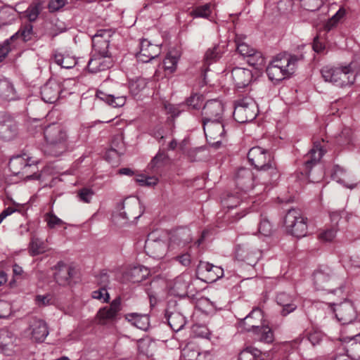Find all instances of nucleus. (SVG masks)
Returning a JSON list of instances; mask_svg holds the SVG:
<instances>
[{
	"mask_svg": "<svg viewBox=\"0 0 360 360\" xmlns=\"http://www.w3.org/2000/svg\"><path fill=\"white\" fill-rule=\"evenodd\" d=\"M304 59L303 54L291 55L283 53L278 54L269 63L266 72L271 82H278L292 75L297 63Z\"/></svg>",
	"mask_w": 360,
	"mask_h": 360,
	"instance_id": "nucleus-1",
	"label": "nucleus"
},
{
	"mask_svg": "<svg viewBox=\"0 0 360 360\" xmlns=\"http://www.w3.org/2000/svg\"><path fill=\"white\" fill-rule=\"evenodd\" d=\"M238 327L243 330L252 333L255 335H261L262 338L273 336L272 330L265 324L263 311L258 307H254L245 317L240 319Z\"/></svg>",
	"mask_w": 360,
	"mask_h": 360,
	"instance_id": "nucleus-2",
	"label": "nucleus"
},
{
	"mask_svg": "<svg viewBox=\"0 0 360 360\" xmlns=\"http://www.w3.org/2000/svg\"><path fill=\"white\" fill-rule=\"evenodd\" d=\"M321 73L326 82L340 87L351 86L354 83L356 76L350 64L337 67L326 65L322 68Z\"/></svg>",
	"mask_w": 360,
	"mask_h": 360,
	"instance_id": "nucleus-3",
	"label": "nucleus"
},
{
	"mask_svg": "<svg viewBox=\"0 0 360 360\" xmlns=\"http://www.w3.org/2000/svg\"><path fill=\"white\" fill-rule=\"evenodd\" d=\"M44 135L53 155L59 156L68 150V134L62 125L56 123L48 125Z\"/></svg>",
	"mask_w": 360,
	"mask_h": 360,
	"instance_id": "nucleus-4",
	"label": "nucleus"
},
{
	"mask_svg": "<svg viewBox=\"0 0 360 360\" xmlns=\"http://www.w3.org/2000/svg\"><path fill=\"white\" fill-rule=\"evenodd\" d=\"M248 158L258 171L267 172L271 176L277 174L274 156L267 150L259 146L252 147L248 153Z\"/></svg>",
	"mask_w": 360,
	"mask_h": 360,
	"instance_id": "nucleus-5",
	"label": "nucleus"
},
{
	"mask_svg": "<svg viewBox=\"0 0 360 360\" xmlns=\"http://www.w3.org/2000/svg\"><path fill=\"white\" fill-rule=\"evenodd\" d=\"M118 210L119 212L113 214L112 220L120 226L127 224L131 219H139L143 213L139 199L134 197L126 198Z\"/></svg>",
	"mask_w": 360,
	"mask_h": 360,
	"instance_id": "nucleus-6",
	"label": "nucleus"
},
{
	"mask_svg": "<svg viewBox=\"0 0 360 360\" xmlns=\"http://www.w3.org/2000/svg\"><path fill=\"white\" fill-rule=\"evenodd\" d=\"M314 284L317 290H328L334 292V287L338 286L342 291V282L333 273L331 269L326 266H321L313 274Z\"/></svg>",
	"mask_w": 360,
	"mask_h": 360,
	"instance_id": "nucleus-7",
	"label": "nucleus"
},
{
	"mask_svg": "<svg viewBox=\"0 0 360 360\" xmlns=\"http://www.w3.org/2000/svg\"><path fill=\"white\" fill-rule=\"evenodd\" d=\"M307 218L302 215L299 209H290L285 214L284 224L288 233L302 238L307 233Z\"/></svg>",
	"mask_w": 360,
	"mask_h": 360,
	"instance_id": "nucleus-8",
	"label": "nucleus"
},
{
	"mask_svg": "<svg viewBox=\"0 0 360 360\" xmlns=\"http://www.w3.org/2000/svg\"><path fill=\"white\" fill-rule=\"evenodd\" d=\"M257 112L255 101L250 97H245L236 102L233 115L236 122L245 123L255 119Z\"/></svg>",
	"mask_w": 360,
	"mask_h": 360,
	"instance_id": "nucleus-9",
	"label": "nucleus"
},
{
	"mask_svg": "<svg viewBox=\"0 0 360 360\" xmlns=\"http://www.w3.org/2000/svg\"><path fill=\"white\" fill-rule=\"evenodd\" d=\"M236 257L238 260L255 266L262 256L261 251L257 248L252 241L238 243L236 248Z\"/></svg>",
	"mask_w": 360,
	"mask_h": 360,
	"instance_id": "nucleus-10",
	"label": "nucleus"
},
{
	"mask_svg": "<svg viewBox=\"0 0 360 360\" xmlns=\"http://www.w3.org/2000/svg\"><path fill=\"white\" fill-rule=\"evenodd\" d=\"M202 124L207 142L212 146L219 147L225 135L224 120L202 122Z\"/></svg>",
	"mask_w": 360,
	"mask_h": 360,
	"instance_id": "nucleus-11",
	"label": "nucleus"
},
{
	"mask_svg": "<svg viewBox=\"0 0 360 360\" xmlns=\"http://www.w3.org/2000/svg\"><path fill=\"white\" fill-rule=\"evenodd\" d=\"M122 310V300L120 297H116L109 306L104 307L97 312L96 320L101 325L107 324L116 319Z\"/></svg>",
	"mask_w": 360,
	"mask_h": 360,
	"instance_id": "nucleus-12",
	"label": "nucleus"
},
{
	"mask_svg": "<svg viewBox=\"0 0 360 360\" xmlns=\"http://www.w3.org/2000/svg\"><path fill=\"white\" fill-rule=\"evenodd\" d=\"M224 105L217 99L207 101L202 110V121H214L224 120Z\"/></svg>",
	"mask_w": 360,
	"mask_h": 360,
	"instance_id": "nucleus-13",
	"label": "nucleus"
},
{
	"mask_svg": "<svg viewBox=\"0 0 360 360\" xmlns=\"http://www.w3.org/2000/svg\"><path fill=\"white\" fill-rule=\"evenodd\" d=\"M114 32L109 29L99 30L92 37L93 53L99 54H111L108 48L110 38Z\"/></svg>",
	"mask_w": 360,
	"mask_h": 360,
	"instance_id": "nucleus-14",
	"label": "nucleus"
},
{
	"mask_svg": "<svg viewBox=\"0 0 360 360\" xmlns=\"http://www.w3.org/2000/svg\"><path fill=\"white\" fill-rule=\"evenodd\" d=\"M168 250L170 251L180 250L191 241L190 231L179 228L172 231L169 234Z\"/></svg>",
	"mask_w": 360,
	"mask_h": 360,
	"instance_id": "nucleus-15",
	"label": "nucleus"
},
{
	"mask_svg": "<svg viewBox=\"0 0 360 360\" xmlns=\"http://www.w3.org/2000/svg\"><path fill=\"white\" fill-rule=\"evenodd\" d=\"M54 280L58 285L63 286L70 285L72 278L76 274V269L74 266L62 261L58 262L54 266Z\"/></svg>",
	"mask_w": 360,
	"mask_h": 360,
	"instance_id": "nucleus-16",
	"label": "nucleus"
},
{
	"mask_svg": "<svg viewBox=\"0 0 360 360\" xmlns=\"http://www.w3.org/2000/svg\"><path fill=\"white\" fill-rule=\"evenodd\" d=\"M18 132V125L13 117L6 112H0V137L9 141L13 139Z\"/></svg>",
	"mask_w": 360,
	"mask_h": 360,
	"instance_id": "nucleus-17",
	"label": "nucleus"
},
{
	"mask_svg": "<svg viewBox=\"0 0 360 360\" xmlns=\"http://www.w3.org/2000/svg\"><path fill=\"white\" fill-rule=\"evenodd\" d=\"M113 65L111 54H99L93 53L91 58L88 63V70L92 73L105 71Z\"/></svg>",
	"mask_w": 360,
	"mask_h": 360,
	"instance_id": "nucleus-18",
	"label": "nucleus"
},
{
	"mask_svg": "<svg viewBox=\"0 0 360 360\" xmlns=\"http://www.w3.org/2000/svg\"><path fill=\"white\" fill-rule=\"evenodd\" d=\"M333 305L335 306L333 310L337 319L343 324L349 323L355 319L356 312L351 302L345 300L339 304L333 303Z\"/></svg>",
	"mask_w": 360,
	"mask_h": 360,
	"instance_id": "nucleus-19",
	"label": "nucleus"
},
{
	"mask_svg": "<svg viewBox=\"0 0 360 360\" xmlns=\"http://www.w3.org/2000/svg\"><path fill=\"white\" fill-rule=\"evenodd\" d=\"M325 153L326 150L323 149L321 143H314L313 148L304 156V165L306 174L310 175L311 169L320 161Z\"/></svg>",
	"mask_w": 360,
	"mask_h": 360,
	"instance_id": "nucleus-20",
	"label": "nucleus"
},
{
	"mask_svg": "<svg viewBox=\"0 0 360 360\" xmlns=\"http://www.w3.org/2000/svg\"><path fill=\"white\" fill-rule=\"evenodd\" d=\"M26 321L28 328L26 331L28 335L33 338H46L49 335V330L46 323L41 319L35 316H27Z\"/></svg>",
	"mask_w": 360,
	"mask_h": 360,
	"instance_id": "nucleus-21",
	"label": "nucleus"
},
{
	"mask_svg": "<svg viewBox=\"0 0 360 360\" xmlns=\"http://www.w3.org/2000/svg\"><path fill=\"white\" fill-rule=\"evenodd\" d=\"M61 92L60 84L54 79H49L41 89L42 100L49 103H55Z\"/></svg>",
	"mask_w": 360,
	"mask_h": 360,
	"instance_id": "nucleus-22",
	"label": "nucleus"
},
{
	"mask_svg": "<svg viewBox=\"0 0 360 360\" xmlns=\"http://www.w3.org/2000/svg\"><path fill=\"white\" fill-rule=\"evenodd\" d=\"M235 182L239 189L247 192L254 186V174L248 168H240L235 175Z\"/></svg>",
	"mask_w": 360,
	"mask_h": 360,
	"instance_id": "nucleus-23",
	"label": "nucleus"
},
{
	"mask_svg": "<svg viewBox=\"0 0 360 360\" xmlns=\"http://www.w3.org/2000/svg\"><path fill=\"white\" fill-rule=\"evenodd\" d=\"M160 48L147 39H143L140 43V51L136 57L142 63H148L158 56Z\"/></svg>",
	"mask_w": 360,
	"mask_h": 360,
	"instance_id": "nucleus-24",
	"label": "nucleus"
},
{
	"mask_svg": "<svg viewBox=\"0 0 360 360\" xmlns=\"http://www.w3.org/2000/svg\"><path fill=\"white\" fill-rule=\"evenodd\" d=\"M231 75L233 81L238 89L248 86L253 77L250 70L243 68H234L231 70Z\"/></svg>",
	"mask_w": 360,
	"mask_h": 360,
	"instance_id": "nucleus-25",
	"label": "nucleus"
},
{
	"mask_svg": "<svg viewBox=\"0 0 360 360\" xmlns=\"http://www.w3.org/2000/svg\"><path fill=\"white\" fill-rule=\"evenodd\" d=\"M198 268L202 271L207 283H213L224 276V269L208 262H200Z\"/></svg>",
	"mask_w": 360,
	"mask_h": 360,
	"instance_id": "nucleus-26",
	"label": "nucleus"
},
{
	"mask_svg": "<svg viewBox=\"0 0 360 360\" xmlns=\"http://www.w3.org/2000/svg\"><path fill=\"white\" fill-rule=\"evenodd\" d=\"M182 355L187 360H210V353L207 351L202 352L198 346L189 342L182 349Z\"/></svg>",
	"mask_w": 360,
	"mask_h": 360,
	"instance_id": "nucleus-27",
	"label": "nucleus"
},
{
	"mask_svg": "<svg viewBox=\"0 0 360 360\" xmlns=\"http://www.w3.org/2000/svg\"><path fill=\"white\" fill-rule=\"evenodd\" d=\"M146 248L151 256L156 259H162L166 255L168 245L162 240H150L146 241Z\"/></svg>",
	"mask_w": 360,
	"mask_h": 360,
	"instance_id": "nucleus-28",
	"label": "nucleus"
},
{
	"mask_svg": "<svg viewBox=\"0 0 360 360\" xmlns=\"http://www.w3.org/2000/svg\"><path fill=\"white\" fill-rule=\"evenodd\" d=\"M125 319L137 328L146 331L150 327L149 316L147 314L129 313L124 315Z\"/></svg>",
	"mask_w": 360,
	"mask_h": 360,
	"instance_id": "nucleus-29",
	"label": "nucleus"
},
{
	"mask_svg": "<svg viewBox=\"0 0 360 360\" xmlns=\"http://www.w3.org/2000/svg\"><path fill=\"white\" fill-rule=\"evenodd\" d=\"M276 302L278 304L283 307L281 313L284 316L294 311L297 308L294 298L285 292L278 293L276 296Z\"/></svg>",
	"mask_w": 360,
	"mask_h": 360,
	"instance_id": "nucleus-30",
	"label": "nucleus"
},
{
	"mask_svg": "<svg viewBox=\"0 0 360 360\" xmlns=\"http://www.w3.org/2000/svg\"><path fill=\"white\" fill-rule=\"evenodd\" d=\"M170 307L166 311V317L170 328L175 332L180 330L185 325L184 316L179 311H170Z\"/></svg>",
	"mask_w": 360,
	"mask_h": 360,
	"instance_id": "nucleus-31",
	"label": "nucleus"
},
{
	"mask_svg": "<svg viewBox=\"0 0 360 360\" xmlns=\"http://www.w3.org/2000/svg\"><path fill=\"white\" fill-rule=\"evenodd\" d=\"M0 98L7 101L18 98L13 84L7 79H0Z\"/></svg>",
	"mask_w": 360,
	"mask_h": 360,
	"instance_id": "nucleus-32",
	"label": "nucleus"
},
{
	"mask_svg": "<svg viewBox=\"0 0 360 360\" xmlns=\"http://www.w3.org/2000/svg\"><path fill=\"white\" fill-rule=\"evenodd\" d=\"M96 97L114 108L123 106L126 101L124 96L115 97L112 94H107L101 90L97 91Z\"/></svg>",
	"mask_w": 360,
	"mask_h": 360,
	"instance_id": "nucleus-33",
	"label": "nucleus"
},
{
	"mask_svg": "<svg viewBox=\"0 0 360 360\" xmlns=\"http://www.w3.org/2000/svg\"><path fill=\"white\" fill-rule=\"evenodd\" d=\"M148 275V270L143 266H136L130 269L127 273L129 281L132 283H139L146 279Z\"/></svg>",
	"mask_w": 360,
	"mask_h": 360,
	"instance_id": "nucleus-34",
	"label": "nucleus"
},
{
	"mask_svg": "<svg viewBox=\"0 0 360 360\" xmlns=\"http://www.w3.org/2000/svg\"><path fill=\"white\" fill-rule=\"evenodd\" d=\"M53 58L56 64L65 69L72 68L77 64L76 59L72 56H70L69 55L65 56L60 53L56 52L53 54Z\"/></svg>",
	"mask_w": 360,
	"mask_h": 360,
	"instance_id": "nucleus-35",
	"label": "nucleus"
},
{
	"mask_svg": "<svg viewBox=\"0 0 360 360\" xmlns=\"http://www.w3.org/2000/svg\"><path fill=\"white\" fill-rule=\"evenodd\" d=\"M47 245L41 239L33 236L30 243L29 252L31 255L34 256L42 254L48 250Z\"/></svg>",
	"mask_w": 360,
	"mask_h": 360,
	"instance_id": "nucleus-36",
	"label": "nucleus"
},
{
	"mask_svg": "<svg viewBox=\"0 0 360 360\" xmlns=\"http://www.w3.org/2000/svg\"><path fill=\"white\" fill-rule=\"evenodd\" d=\"M245 37L243 35H236L235 42L236 44V50L238 53L244 58L251 56L252 53L255 51V49L250 47L248 44L243 41Z\"/></svg>",
	"mask_w": 360,
	"mask_h": 360,
	"instance_id": "nucleus-37",
	"label": "nucleus"
},
{
	"mask_svg": "<svg viewBox=\"0 0 360 360\" xmlns=\"http://www.w3.org/2000/svg\"><path fill=\"white\" fill-rule=\"evenodd\" d=\"M266 352L267 350L262 348L249 347L239 354L238 360H256L262 353Z\"/></svg>",
	"mask_w": 360,
	"mask_h": 360,
	"instance_id": "nucleus-38",
	"label": "nucleus"
},
{
	"mask_svg": "<svg viewBox=\"0 0 360 360\" xmlns=\"http://www.w3.org/2000/svg\"><path fill=\"white\" fill-rule=\"evenodd\" d=\"M335 142L340 146H348L353 145V131L350 128L345 127L335 137Z\"/></svg>",
	"mask_w": 360,
	"mask_h": 360,
	"instance_id": "nucleus-39",
	"label": "nucleus"
},
{
	"mask_svg": "<svg viewBox=\"0 0 360 360\" xmlns=\"http://www.w3.org/2000/svg\"><path fill=\"white\" fill-rule=\"evenodd\" d=\"M42 9V2L39 0H37L32 2V4L27 8V9L24 11V14L25 13V16L28 19L30 22H34L37 19Z\"/></svg>",
	"mask_w": 360,
	"mask_h": 360,
	"instance_id": "nucleus-40",
	"label": "nucleus"
},
{
	"mask_svg": "<svg viewBox=\"0 0 360 360\" xmlns=\"http://www.w3.org/2000/svg\"><path fill=\"white\" fill-rule=\"evenodd\" d=\"M223 47L215 45L214 47L207 49L205 54V63L207 65L217 61L222 56Z\"/></svg>",
	"mask_w": 360,
	"mask_h": 360,
	"instance_id": "nucleus-41",
	"label": "nucleus"
},
{
	"mask_svg": "<svg viewBox=\"0 0 360 360\" xmlns=\"http://www.w3.org/2000/svg\"><path fill=\"white\" fill-rule=\"evenodd\" d=\"M22 37V27L14 34L10 39H6L4 44L0 46V57L5 58L8 53L9 51L12 49L13 45H10L11 42Z\"/></svg>",
	"mask_w": 360,
	"mask_h": 360,
	"instance_id": "nucleus-42",
	"label": "nucleus"
},
{
	"mask_svg": "<svg viewBox=\"0 0 360 360\" xmlns=\"http://www.w3.org/2000/svg\"><path fill=\"white\" fill-rule=\"evenodd\" d=\"M188 287V282L185 279V276L182 275L175 278L172 288L175 293L181 295L186 294Z\"/></svg>",
	"mask_w": 360,
	"mask_h": 360,
	"instance_id": "nucleus-43",
	"label": "nucleus"
},
{
	"mask_svg": "<svg viewBox=\"0 0 360 360\" xmlns=\"http://www.w3.org/2000/svg\"><path fill=\"white\" fill-rule=\"evenodd\" d=\"M168 160L169 157L165 152L159 151L150 161L149 167L151 169L161 167L166 164Z\"/></svg>",
	"mask_w": 360,
	"mask_h": 360,
	"instance_id": "nucleus-44",
	"label": "nucleus"
},
{
	"mask_svg": "<svg viewBox=\"0 0 360 360\" xmlns=\"http://www.w3.org/2000/svg\"><path fill=\"white\" fill-rule=\"evenodd\" d=\"M258 230L259 233L264 236H269L272 234L274 231L273 226L266 216L261 215Z\"/></svg>",
	"mask_w": 360,
	"mask_h": 360,
	"instance_id": "nucleus-45",
	"label": "nucleus"
},
{
	"mask_svg": "<svg viewBox=\"0 0 360 360\" xmlns=\"http://www.w3.org/2000/svg\"><path fill=\"white\" fill-rule=\"evenodd\" d=\"M14 19V11L11 7H1L0 8V27L11 22Z\"/></svg>",
	"mask_w": 360,
	"mask_h": 360,
	"instance_id": "nucleus-46",
	"label": "nucleus"
},
{
	"mask_svg": "<svg viewBox=\"0 0 360 360\" xmlns=\"http://www.w3.org/2000/svg\"><path fill=\"white\" fill-rule=\"evenodd\" d=\"M8 167L13 175H18L22 169V157L21 155L13 156L10 159Z\"/></svg>",
	"mask_w": 360,
	"mask_h": 360,
	"instance_id": "nucleus-47",
	"label": "nucleus"
},
{
	"mask_svg": "<svg viewBox=\"0 0 360 360\" xmlns=\"http://www.w3.org/2000/svg\"><path fill=\"white\" fill-rule=\"evenodd\" d=\"M210 7V4L197 6L190 13V15L193 18H208L211 14Z\"/></svg>",
	"mask_w": 360,
	"mask_h": 360,
	"instance_id": "nucleus-48",
	"label": "nucleus"
},
{
	"mask_svg": "<svg viewBox=\"0 0 360 360\" xmlns=\"http://www.w3.org/2000/svg\"><path fill=\"white\" fill-rule=\"evenodd\" d=\"M155 343V339H139L137 347L141 354L149 357L153 356V353L148 349V347Z\"/></svg>",
	"mask_w": 360,
	"mask_h": 360,
	"instance_id": "nucleus-49",
	"label": "nucleus"
},
{
	"mask_svg": "<svg viewBox=\"0 0 360 360\" xmlns=\"http://www.w3.org/2000/svg\"><path fill=\"white\" fill-rule=\"evenodd\" d=\"M343 328V333L345 338H360V323H346Z\"/></svg>",
	"mask_w": 360,
	"mask_h": 360,
	"instance_id": "nucleus-50",
	"label": "nucleus"
},
{
	"mask_svg": "<svg viewBox=\"0 0 360 360\" xmlns=\"http://www.w3.org/2000/svg\"><path fill=\"white\" fill-rule=\"evenodd\" d=\"M345 10L340 8L336 13L330 18L325 25V30L327 31L331 30L336 26L338 22L345 16Z\"/></svg>",
	"mask_w": 360,
	"mask_h": 360,
	"instance_id": "nucleus-51",
	"label": "nucleus"
},
{
	"mask_svg": "<svg viewBox=\"0 0 360 360\" xmlns=\"http://www.w3.org/2000/svg\"><path fill=\"white\" fill-rule=\"evenodd\" d=\"M248 63L255 67V68H259L260 66L263 65L264 63V58L262 57V53L257 50L254 51V53H251L250 56L247 58Z\"/></svg>",
	"mask_w": 360,
	"mask_h": 360,
	"instance_id": "nucleus-52",
	"label": "nucleus"
},
{
	"mask_svg": "<svg viewBox=\"0 0 360 360\" xmlns=\"http://www.w3.org/2000/svg\"><path fill=\"white\" fill-rule=\"evenodd\" d=\"M240 198L238 195L229 194L222 200V204L224 207L228 209H233L240 204Z\"/></svg>",
	"mask_w": 360,
	"mask_h": 360,
	"instance_id": "nucleus-53",
	"label": "nucleus"
},
{
	"mask_svg": "<svg viewBox=\"0 0 360 360\" xmlns=\"http://www.w3.org/2000/svg\"><path fill=\"white\" fill-rule=\"evenodd\" d=\"M147 82L143 78H138L136 80H133L129 84L130 91L134 94H138L140 91L146 88Z\"/></svg>",
	"mask_w": 360,
	"mask_h": 360,
	"instance_id": "nucleus-54",
	"label": "nucleus"
},
{
	"mask_svg": "<svg viewBox=\"0 0 360 360\" xmlns=\"http://www.w3.org/2000/svg\"><path fill=\"white\" fill-rule=\"evenodd\" d=\"M302 6L310 11L318 10L323 4V0H300Z\"/></svg>",
	"mask_w": 360,
	"mask_h": 360,
	"instance_id": "nucleus-55",
	"label": "nucleus"
},
{
	"mask_svg": "<svg viewBox=\"0 0 360 360\" xmlns=\"http://www.w3.org/2000/svg\"><path fill=\"white\" fill-rule=\"evenodd\" d=\"M178 60L179 58L177 57L168 54L163 60L165 69L169 70L171 73L174 72L176 68Z\"/></svg>",
	"mask_w": 360,
	"mask_h": 360,
	"instance_id": "nucleus-56",
	"label": "nucleus"
},
{
	"mask_svg": "<svg viewBox=\"0 0 360 360\" xmlns=\"http://www.w3.org/2000/svg\"><path fill=\"white\" fill-rule=\"evenodd\" d=\"M45 221L49 228L53 229L56 226H60L64 222L53 213H47L45 215Z\"/></svg>",
	"mask_w": 360,
	"mask_h": 360,
	"instance_id": "nucleus-57",
	"label": "nucleus"
},
{
	"mask_svg": "<svg viewBox=\"0 0 360 360\" xmlns=\"http://www.w3.org/2000/svg\"><path fill=\"white\" fill-rule=\"evenodd\" d=\"M186 105L194 110L200 109L202 105V100L201 96L198 94L191 96L187 99Z\"/></svg>",
	"mask_w": 360,
	"mask_h": 360,
	"instance_id": "nucleus-58",
	"label": "nucleus"
},
{
	"mask_svg": "<svg viewBox=\"0 0 360 360\" xmlns=\"http://www.w3.org/2000/svg\"><path fill=\"white\" fill-rule=\"evenodd\" d=\"M92 297L96 300H103V302H108L110 295L107 292L106 288L101 286L98 290L92 292Z\"/></svg>",
	"mask_w": 360,
	"mask_h": 360,
	"instance_id": "nucleus-59",
	"label": "nucleus"
},
{
	"mask_svg": "<svg viewBox=\"0 0 360 360\" xmlns=\"http://www.w3.org/2000/svg\"><path fill=\"white\" fill-rule=\"evenodd\" d=\"M94 193L92 189L89 188H83L78 191L77 196L80 199V200L84 202L89 203L90 202L92 196Z\"/></svg>",
	"mask_w": 360,
	"mask_h": 360,
	"instance_id": "nucleus-60",
	"label": "nucleus"
},
{
	"mask_svg": "<svg viewBox=\"0 0 360 360\" xmlns=\"http://www.w3.org/2000/svg\"><path fill=\"white\" fill-rule=\"evenodd\" d=\"M337 229L335 227L322 231L319 234V238L323 241L330 242L335 237Z\"/></svg>",
	"mask_w": 360,
	"mask_h": 360,
	"instance_id": "nucleus-61",
	"label": "nucleus"
},
{
	"mask_svg": "<svg viewBox=\"0 0 360 360\" xmlns=\"http://www.w3.org/2000/svg\"><path fill=\"white\" fill-rule=\"evenodd\" d=\"M35 301L39 307L46 306L51 303L52 296L50 294L39 295L36 296Z\"/></svg>",
	"mask_w": 360,
	"mask_h": 360,
	"instance_id": "nucleus-62",
	"label": "nucleus"
},
{
	"mask_svg": "<svg viewBox=\"0 0 360 360\" xmlns=\"http://www.w3.org/2000/svg\"><path fill=\"white\" fill-rule=\"evenodd\" d=\"M183 105H175L171 103H165V108L167 113L170 114L173 117H177L182 110L180 108Z\"/></svg>",
	"mask_w": 360,
	"mask_h": 360,
	"instance_id": "nucleus-63",
	"label": "nucleus"
},
{
	"mask_svg": "<svg viewBox=\"0 0 360 360\" xmlns=\"http://www.w3.org/2000/svg\"><path fill=\"white\" fill-rule=\"evenodd\" d=\"M67 3V0H51L49 4L50 11H56L63 7Z\"/></svg>",
	"mask_w": 360,
	"mask_h": 360,
	"instance_id": "nucleus-64",
	"label": "nucleus"
}]
</instances>
